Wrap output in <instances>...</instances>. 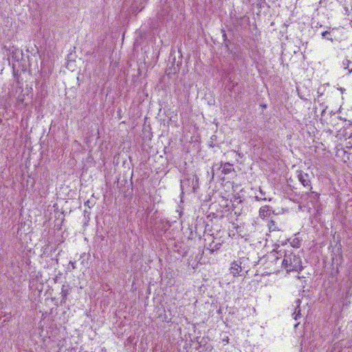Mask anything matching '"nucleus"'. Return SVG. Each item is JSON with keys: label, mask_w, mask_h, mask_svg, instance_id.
<instances>
[{"label": "nucleus", "mask_w": 352, "mask_h": 352, "mask_svg": "<svg viewBox=\"0 0 352 352\" xmlns=\"http://www.w3.org/2000/svg\"><path fill=\"white\" fill-rule=\"evenodd\" d=\"M255 199L257 201H266L267 198L265 197V192L262 190L261 188H259V195L255 196Z\"/></svg>", "instance_id": "8"}, {"label": "nucleus", "mask_w": 352, "mask_h": 352, "mask_svg": "<svg viewBox=\"0 0 352 352\" xmlns=\"http://www.w3.org/2000/svg\"><path fill=\"white\" fill-rule=\"evenodd\" d=\"M277 227L276 226L275 221H271L269 223V230L270 231H275Z\"/></svg>", "instance_id": "12"}, {"label": "nucleus", "mask_w": 352, "mask_h": 352, "mask_svg": "<svg viewBox=\"0 0 352 352\" xmlns=\"http://www.w3.org/2000/svg\"><path fill=\"white\" fill-rule=\"evenodd\" d=\"M68 294H69V290H68V289L66 288L65 285H63L61 288V292H60V295L62 297V300H61L62 302H65L66 301L67 296Z\"/></svg>", "instance_id": "6"}, {"label": "nucleus", "mask_w": 352, "mask_h": 352, "mask_svg": "<svg viewBox=\"0 0 352 352\" xmlns=\"http://www.w3.org/2000/svg\"><path fill=\"white\" fill-rule=\"evenodd\" d=\"M270 207L268 206H262L259 210V216L261 218H265L269 215Z\"/></svg>", "instance_id": "5"}, {"label": "nucleus", "mask_w": 352, "mask_h": 352, "mask_svg": "<svg viewBox=\"0 0 352 352\" xmlns=\"http://www.w3.org/2000/svg\"><path fill=\"white\" fill-rule=\"evenodd\" d=\"M351 26L352 27V20L351 21Z\"/></svg>", "instance_id": "16"}, {"label": "nucleus", "mask_w": 352, "mask_h": 352, "mask_svg": "<svg viewBox=\"0 0 352 352\" xmlns=\"http://www.w3.org/2000/svg\"><path fill=\"white\" fill-rule=\"evenodd\" d=\"M281 266L287 272H299L302 269L300 257L292 252L285 253Z\"/></svg>", "instance_id": "1"}, {"label": "nucleus", "mask_w": 352, "mask_h": 352, "mask_svg": "<svg viewBox=\"0 0 352 352\" xmlns=\"http://www.w3.org/2000/svg\"><path fill=\"white\" fill-rule=\"evenodd\" d=\"M228 340H229V339H228V338L227 337V338H226V339H225V341H226V342H227V343H228Z\"/></svg>", "instance_id": "14"}, {"label": "nucleus", "mask_w": 352, "mask_h": 352, "mask_svg": "<svg viewBox=\"0 0 352 352\" xmlns=\"http://www.w3.org/2000/svg\"><path fill=\"white\" fill-rule=\"evenodd\" d=\"M241 263H239L238 261H234L231 264L230 267V273L233 274L234 276L239 275L241 272L242 271V268L241 266Z\"/></svg>", "instance_id": "3"}, {"label": "nucleus", "mask_w": 352, "mask_h": 352, "mask_svg": "<svg viewBox=\"0 0 352 352\" xmlns=\"http://www.w3.org/2000/svg\"><path fill=\"white\" fill-rule=\"evenodd\" d=\"M297 178L305 188H308L309 190L312 189L311 177L308 173H305L302 170H298Z\"/></svg>", "instance_id": "2"}, {"label": "nucleus", "mask_w": 352, "mask_h": 352, "mask_svg": "<svg viewBox=\"0 0 352 352\" xmlns=\"http://www.w3.org/2000/svg\"><path fill=\"white\" fill-rule=\"evenodd\" d=\"M322 36L324 38H326L327 40L333 41L332 38L330 37V36H331V32H330L325 31V32H322Z\"/></svg>", "instance_id": "11"}, {"label": "nucleus", "mask_w": 352, "mask_h": 352, "mask_svg": "<svg viewBox=\"0 0 352 352\" xmlns=\"http://www.w3.org/2000/svg\"><path fill=\"white\" fill-rule=\"evenodd\" d=\"M195 179H196V182H197L198 179L196 176H195Z\"/></svg>", "instance_id": "15"}, {"label": "nucleus", "mask_w": 352, "mask_h": 352, "mask_svg": "<svg viewBox=\"0 0 352 352\" xmlns=\"http://www.w3.org/2000/svg\"><path fill=\"white\" fill-rule=\"evenodd\" d=\"M294 318L296 320L300 316V311L298 310V312L295 311L294 313Z\"/></svg>", "instance_id": "13"}, {"label": "nucleus", "mask_w": 352, "mask_h": 352, "mask_svg": "<svg viewBox=\"0 0 352 352\" xmlns=\"http://www.w3.org/2000/svg\"><path fill=\"white\" fill-rule=\"evenodd\" d=\"M221 244V243H215V244H213L212 243H210V245H209V248L208 249L210 250L211 252H214L215 250H217L220 248Z\"/></svg>", "instance_id": "9"}, {"label": "nucleus", "mask_w": 352, "mask_h": 352, "mask_svg": "<svg viewBox=\"0 0 352 352\" xmlns=\"http://www.w3.org/2000/svg\"><path fill=\"white\" fill-rule=\"evenodd\" d=\"M306 195L311 199L312 205L314 206L318 201L320 195L316 192L309 190L305 193Z\"/></svg>", "instance_id": "4"}, {"label": "nucleus", "mask_w": 352, "mask_h": 352, "mask_svg": "<svg viewBox=\"0 0 352 352\" xmlns=\"http://www.w3.org/2000/svg\"><path fill=\"white\" fill-rule=\"evenodd\" d=\"M278 252L276 251H272L270 252V257L272 259V261L277 262L279 260L278 256Z\"/></svg>", "instance_id": "10"}, {"label": "nucleus", "mask_w": 352, "mask_h": 352, "mask_svg": "<svg viewBox=\"0 0 352 352\" xmlns=\"http://www.w3.org/2000/svg\"><path fill=\"white\" fill-rule=\"evenodd\" d=\"M232 170V165L230 163H226L223 164L222 173L226 175L230 173Z\"/></svg>", "instance_id": "7"}]
</instances>
